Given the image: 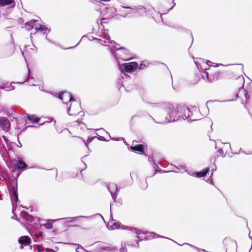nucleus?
<instances>
[{
  "instance_id": "obj_10",
  "label": "nucleus",
  "mask_w": 252,
  "mask_h": 252,
  "mask_svg": "<svg viewBox=\"0 0 252 252\" xmlns=\"http://www.w3.org/2000/svg\"><path fill=\"white\" fill-rule=\"evenodd\" d=\"M18 242L22 245L29 246L31 244V239L28 236H21L18 239Z\"/></svg>"
},
{
  "instance_id": "obj_3",
  "label": "nucleus",
  "mask_w": 252,
  "mask_h": 252,
  "mask_svg": "<svg viewBox=\"0 0 252 252\" xmlns=\"http://www.w3.org/2000/svg\"><path fill=\"white\" fill-rule=\"evenodd\" d=\"M225 72V80H230L233 81L235 79H238V81L242 84L244 82V77L241 75V70L237 68L236 66H233L227 70H224Z\"/></svg>"
},
{
  "instance_id": "obj_13",
  "label": "nucleus",
  "mask_w": 252,
  "mask_h": 252,
  "mask_svg": "<svg viewBox=\"0 0 252 252\" xmlns=\"http://www.w3.org/2000/svg\"><path fill=\"white\" fill-rule=\"evenodd\" d=\"M27 118L28 120L32 122L33 123H38L40 120V118L37 117L35 115H28Z\"/></svg>"
},
{
  "instance_id": "obj_22",
  "label": "nucleus",
  "mask_w": 252,
  "mask_h": 252,
  "mask_svg": "<svg viewBox=\"0 0 252 252\" xmlns=\"http://www.w3.org/2000/svg\"><path fill=\"white\" fill-rule=\"evenodd\" d=\"M21 215L24 218H25L26 219H27V218L28 217H30V215H29V214L28 213H27L26 212H22L21 213Z\"/></svg>"
},
{
  "instance_id": "obj_12",
  "label": "nucleus",
  "mask_w": 252,
  "mask_h": 252,
  "mask_svg": "<svg viewBox=\"0 0 252 252\" xmlns=\"http://www.w3.org/2000/svg\"><path fill=\"white\" fill-rule=\"evenodd\" d=\"M130 148L133 151L138 152L142 154L144 153V146L142 144H138L135 146H131Z\"/></svg>"
},
{
  "instance_id": "obj_5",
  "label": "nucleus",
  "mask_w": 252,
  "mask_h": 252,
  "mask_svg": "<svg viewBox=\"0 0 252 252\" xmlns=\"http://www.w3.org/2000/svg\"><path fill=\"white\" fill-rule=\"evenodd\" d=\"M80 109L81 106L79 103L73 101L68 109V113L69 115L75 116L80 113Z\"/></svg>"
},
{
  "instance_id": "obj_19",
  "label": "nucleus",
  "mask_w": 252,
  "mask_h": 252,
  "mask_svg": "<svg viewBox=\"0 0 252 252\" xmlns=\"http://www.w3.org/2000/svg\"><path fill=\"white\" fill-rule=\"evenodd\" d=\"M233 83L234 84V85L237 88H241L242 87H243L244 86V81L243 82V83L241 84L240 83H239V82L238 81V79H235L233 81Z\"/></svg>"
},
{
  "instance_id": "obj_8",
  "label": "nucleus",
  "mask_w": 252,
  "mask_h": 252,
  "mask_svg": "<svg viewBox=\"0 0 252 252\" xmlns=\"http://www.w3.org/2000/svg\"><path fill=\"white\" fill-rule=\"evenodd\" d=\"M11 124L9 120L4 117H1L0 119V128L3 131L7 132L9 130Z\"/></svg>"
},
{
  "instance_id": "obj_21",
  "label": "nucleus",
  "mask_w": 252,
  "mask_h": 252,
  "mask_svg": "<svg viewBox=\"0 0 252 252\" xmlns=\"http://www.w3.org/2000/svg\"><path fill=\"white\" fill-rule=\"evenodd\" d=\"M47 28L43 25H39L37 28H36V29L37 31H44L46 30Z\"/></svg>"
},
{
  "instance_id": "obj_9",
  "label": "nucleus",
  "mask_w": 252,
  "mask_h": 252,
  "mask_svg": "<svg viewBox=\"0 0 252 252\" xmlns=\"http://www.w3.org/2000/svg\"><path fill=\"white\" fill-rule=\"evenodd\" d=\"M189 113L188 117L187 115L183 113V118H186L187 119H189L191 121H196L199 119V117L198 116L199 114V112L198 110L194 109L191 111L189 109Z\"/></svg>"
},
{
  "instance_id": "obj_18",
  "label": "nucleus",
  "mask_w": 252,
  "mask_h": 252,
  "mask_svg": "<svg viewBox=\"0 0 252 252\" xmlns=\"http://www.w3.org/2000/svg\"><path fill=\"white\" fill-rule=\"evenodd\" d=\"M121 224L120 222H114L112 223L111 227L113 229H119L120 228H124L123 227H121Z\"/></svg>"
},
{
  "instance_id": "obj_27",
  "label": "nucleus",
  "mask_w": 252,
  "mask_h": 252,
  "mask_svg": "<svg viewBox=\"0 0 252 252\" xmlns=\"http://www.w3.org/2000/svg\"><path fill=\"white\" fill-rule=\"evenodd\" d=\"M126 49L124 48H121L119 49V51H122V52H124V51H126Z\"/></svg>"
},
{
  "instance_id": "obj_26",
  "label": "nucleus",
  "mask_w": 252,
  "mask_h": 252,
  "mask_svg": "<svg viewBox=\"0 0 252 252\" xmlns=\"http://www.w3.org/2000/svg\"><path fill=\"white\" fill-rule=\"evenodd\" d=\"M248 126L249 127L252 128V119L249 122Z\"/></svg>"
},
{
  "instance_id": "obj_2",
  "label": "nucleus",
  "mask_w": 252,
  "mask_h": 252,
  "mask_svg": "<svg viewBox=\"0 0 252 252\" xmlns=\"http://www.w3.org/2000/svg\"><path fill=\"white\" fill-rule=\"evenodd\" d=\"M208 70L205 71L204 74L209 82L220 83L225 80L224 70H219L215 68H209Z\"/></svg>"
},
{
  "instance_id": "obj_16",
  "label": "nucleus",
  "mask_w": 252,
  "mask_h": 252,
  "mask_svg": "<svg viewBox=\"0 0 252 252\" xmlns=\"http://www.w3.org/2000/svg\"><path fill=\"white\" fill-rule=\"evenodd\" d=\"M17 166L19 169H23L27 167V164L22 160H18L17 163Z\"/></svg>"
},
{
  "instance_id": "obj_29",
  "label": "nucleus",
  "mask_w": 252,
  "mask_h": 252,
  "mask_svg": "<svg viewBox=\"0 0 252 252\" xmlns=\"http://www.w3.org/2000/svg\"><path fill=\"white\" fill-rule=\"evenodd\" d=\"M130 230L135 232L136 230L135 228H133V229H130Z\"/></svg>"
},
{
  "instance_id": "obj_15",
  "label": "nucleus",
  "mask_w": 252,
  "mask_h": 252,
  "mask_svg": "<svg viewBox=\"0 0 252 252\" xmlns=\"http://www.w3.org/2000/svg\"><path fill=\"white\" fill-rule=\"evenodd\" d=\"M209 170V168H206L204 169L202 171H200L197 173V176L198 177H205L207 174L208 173Z\"/></svg>"
},
{
  "instance_id": "obj_4",
  "label": "nucleus",
  "mask_w": 252,
  "mask_h": 252,
  "mask_svg": "<svg viewBox=\"0 0 252 252\" xmlns=\"http://www.w3.org/2000/svg\"><path fill=\"white\" fill-rule=\"evenodd\" d=\"M70 130L74 133L80 134L86 129V125L81 121H76L70 125Z\"/></svg>"
},
{
  "instance_id": "obj_31",
  "label": "nucleus",
  "mask_w": 252,
  "mask_h": 252,
  "mask_svg": "<svg viewBox=\"0 0 252 252\" xmlns=\"http://www.w3.org/2000/svg\"><path fill=\"white\" fill-rule=\"evenodd\" d=\"M26 25H30V24L29 23H26L25 24Z\"/></svg>"
},
{
  "instance_id": "obj_20",
  "label": "nucleus",
  "mask_w": 252,
  "mask_h": 252,
  "mask_svg": "<svg viewBox=\"0 0 252 252\" xmlns=\"http://www.w3.org/2000/svg\"><path fill=\"white\" fill-rule=\"evenodd\" d=\"M43 226L47 229H52L53 228V222L51 220H49L44 224Z\"/></svg>"
},
{
  "instance_id": "obj_32",
  "label": "nucleus",
  "mask_w": 252,
  "mask_h": 252,
  "mask_svg": "<svg viewBox=\"0 0 252 252\" xmlns=\"http://www.w3.org/2000/svg\"><path fill=\"white\" fill-rule=\"evenodd\" d=\"M77 218V217H74V218H73V219H74V220H75Z\"/></svg>"
},
{
  "instance_id": "obj_30",
  "label": "nucleus",
  "mask_w": 252,
  "mask_h": 252,
  "mask_svg": "<svg viewBox=\"0 0 252 252\" xmlns=\"http://www.w3.org/2000/svg\"><path fill=\"white\" fill-rule=\"evenodd\" d=\"M121 59H123V60H125L124 58L123 57H120Z\"/></svg>"
},
{
  "instance_id": "obj_28",
  "label": "nucleus",
  "mask_w": 252,
  "mask_h": 252,
  "mask_svg": "<svg viewBox=\"0 0 252 252\" xmlns=\"http://www.w3.org/2000/svg\"><path fill=\"white\" fill-rule=\"evenodd\" d=\"M91 141V139L88 138V139L87 140V143H85L86 145L87 146L88 143Z\"/></svg>"
},
{
  "instance_id": "obj_6",
  "label": "nucleus",
  "mask_w": 252,
  "mask_h": 252,
  "mask_svg": "<svg viewBox=\"0 0 252 252\" xmlns=\"http://www.w3.org/2000/svg\"><path fill=\"white\" fill-rule=\"evenodd\" d=\"M58 97L61 99L63 102L67 103L71 101H75L71 94L67 92H61L58 94Z\"/></svg>"
},
{
  "instance_id": "obj_23",
  "label": "nucleus",
  "mask_w": 252,
  "mask_h": 252,
  "mask_svg": "<svg viewBox=\"0 0 252 252\" xmlns=\"http://www.w3.org/2000/svg\"><path fill=\"white\" fill-rule=\"evenodd\" d=\"M245 98L246 101L247 102H250V95L248 94L247 93L245 94Z\"/></svg>"
},
{
  "instance_id": "obj_14",
  "label": "nucleus",
  "mask_w": 252,
  "mask_h": 252,
  "mask_svg": "<svg viewBox=\"0 0 252 252\" xmlns=\"http://www.w3.org/2000/svg\"><path fill=\"white\" fill-rule=\"evenodd\" d=\"M9 4H13L14 6L15 3L14 0H0V5L5 6Z\"/></svg>"
},
{
  "instance_id": "obj_24",
  "label": "nucleus",
  "mask_w": 252,
  "mask_h": 252,
  "mask_svg": "<svg viewBox=\"0 0 252 252\" xmlns=\"http://www.w3.org/2000/svg\"><path fill=\"white\" fill-rule=\"evenodd\" d=\"M13 195L15 196V201L16 202H17L18 200V194H17V191L16 190H15V189L13 191Z\"/></svg>"
},
{
  "instance_id": "obj_11",
  "label": "nucleus",
  "mask_w": 252,
  "mask_h": 252,
  "mask_svg": "<svg viewBox=\"0 0 252 252\" xmlns=\"http://www.w3.org/2000/svg\"><path fill=\"white\" fill-rule=\"evenodd\" d=\"M144 234L145 235V239L147 240L152 239L159 237V235L152 232L146 231Z\"/></svg>"
},
{
  "instance_id": "obj_7",
  "label": "nucleus",
  "mask_w": 252,
  "mask_h": 252,
  "mask_svg": "<svg viewBox=\"0 0 252 252\" xmlns=\"http://www.w3.org/2000/svg\"><path fill=\"white\" fill-rule=\"evenodd\" d=\"M124 71L126 72H132L138 67V64L136 62H130L123 64Z\"/></svg>"
},
{
  "instance_id": "obj_1",
  "label": "nucleus",
  "mask_w": 252,
  "mask_h": 252,
  "mask_svg": "<svg viewBox=\"0 0 252 252\" xmlns=\"http://www.w3.org/2000/svg\"><path fill=\"white\" fill-rule=\"evenodd\" d=\"M166 119L169 122H173L178 119L179 117L183 118V113L189 116V108L185 106L179 105L175 106H169L165 110Z\"/></svg>"
},
{
  "instance_id": "obj_17",
  "label": "nucleus",
  "mask_w": 252,
  "mask_h": 252,
  "mask_svg": "<svg viewBox=\"0 0 252 252\" xmlns=\"http://www.w3.org/2000/svg\"><path fill=\"white\" fill-rule=\"evenodd\" d=\"M140 188L142 190H145L148 188V183L146 180H143L140 182Z\"/></svg>"
},
{
  "instance_id": "obj_25",
  "label": "nucleus",
  "mask_w": 252,
  "mask_h": 252,
  "mask_svg": "<svg viewBox=\"0 0 252 252\" xmlns=\"http://www.w3.org/2000/svg\"><path fill=\"white\" fill-rule=\"evenodd\" d=\"M187 244L188 245V246H189V248H192V249H197V248L196 247H195V246H193L192 245H189V244Z\"/></svg>"
}]
</instances>
